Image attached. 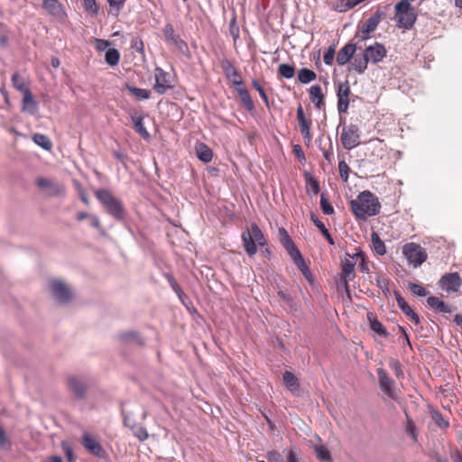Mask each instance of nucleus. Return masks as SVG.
<instances>
[{"mask_svg":"<svg viewBox=\"0 0 462 462\" xmlns=\"http://www.w3.org/2000/svg\"><path fill=\"white\" fill-rule=\"evenodd\" d=\"M385 17L384 12L377 10L365 22L359 23L355 38L359 42L365 41L369 38L371 32H374L380 22Z\"/></svg>","mask_w":462,"mask_h":462,"instance_id":"7","label":"nucleus"},{"mask_svg":"<svg viewBox=\"0 0 462 462\" xmlns=\"http://www.w3.org/2000/svg\"><path fill=\"white\" fill-rule=\"evenodd\" d=\"M82 445L88 451L98 457H104L106 455L99 441L88 432H84L82 435Z\"/></svg>","mask_w":462,"mask_h":462,"instance_id":"16","label":"nucleus"},{"mask_svg":"<svg viewBox=\"0 0 462 462\" xmlns=\"http://www.w3.org/2000/svg\"><path fill=\"white\" fill-rule=\"evenodd\" d=\"M68 387L77 399H83L87 392V385L80 379L71 376L68 378Z\"/></svg>","mask_w":462,"mask_h":462,"instance_id":"20","label":"nucleus"},{"mask_svg":"<svg viewBox=\"0 0 462 462\" xmlns=\"http://www.w3.org/2000/svg\"><path fill=\"white\" fill-rule=\"evenodd\" d=\"M164 277L166 278V280L170 283L171 289L177 294L178 298L181 301H183V299L186 298V295L183 292V291L181 290L180 286L176 282V280L174 279V277L171 273H164Z\"/></svg>","mask_w":462,"mask_h":462,"instance_id":"39","label":"nucleus"},{"mask_svg":"<svg viewBox=\"0 0 462 462\" xmlns=\"http://www.w3.org/2000/svg\"><path fill=\"white\" fill-rule=\"evenodd\" d=\"M320 208L324 214L326 215H332L334 213V208L329 203L327 196L322 193L320 196Z\"/></svg>","mask_w":462,"mask_h":462,"instance_id":"49","label":"nucleus"},{"mask_svg":"<svg viewBox=\"0 0 462 462\" xmlns=\"http://www.w3.org/2000/svg\"><path fill=\"white\" fill-rule=\"evenodd\" d=\"M396 24L399 28L411 29L416 22L417 14L411 5L400 1L394 6Z\"/></svg>","mask_w":462,"mask_h":462,"instance_id":"6","label":"nucleus"},{"mask_svg":"<svg viewBox=\"0 0 462 462\" xmlns=\"http://www.w3.org/2000/svg\"><path fill=\"white\" fill-rule=\"evenodd\" d=\"M125 0H107L110 10L109 13L117 16L125 5Z\"/></svg>","mask_w":462,"mask_h":462,"instance_id":"47","label":"nucleus"},{"mask_svg":"<svg viewBox=\"0 0 462 462\" xmlns=\"http://www.w3.org/2000/svg\"><path fill=\"white\" fill-rule=\"evenodd\" d=\"M427 303L431 309L440 313H451L455 310V308L435 296L428 297Z\"/></svg>","mask_w":462,"mask_h":462,"instance_id":"23","label":"nucleus"},{"mask_svg":"<svg viewBox=\"0 0 462 462\" xmlns=\"http://www.w3.org/2000/svg\"><path fill=\"white\" fill-rule=\"evenodd\" d=\"M12 84L15 89L23 94L30 90L26 86L24 79L18 72H14L12 75Z\"/></svg>","mask_w":462,"mask_h":462,"instance_id":"37","label":"nucleus"},{"mask_svg":"<svg viewBox=\"0 0 462 462\" xmlns=\"http://www.w3.org/2000/svg\"><path fill=\"white\" fill-rule=\"evenodd\" d=\"M83 5L86 11L93 14H97L99 9L96 0H83Z\"/></svg>","mask_w":462,"mask_h":462,"instance_id":"54","label":"nucleus"},{"mask_svg":"<svg viewBox=\"0 0 462 462\" xmlns=\"http://www.w3.org/2000/svg\"><path fill=\"white\" fill-rule=\"evenodd\" d=\"M267 458H268L269 462H280L281 455L277 451H271V452H268Z\"/></svg>","mask_w":462,"mask_h":462,"instance_id":"64","label":"nucleus"},{"mask_svg":"<svg viewBox=\"0 0 462 462\" xmlns=\"http://www.w3.org/2000/svg\"><path fill=\"white\" fill-rule=\"evenodd\" d=\"M32 140L37 145L41 146L42 148L47 151L51 150L52 147V143L51 139L45 134H35L32 136Z\"/></svg>","mask_w":462,"mask_h":462,"instance_id":"40","label":"nucleus"},{"mask_svg":"<svg viewBox=\"0 0 462 462\" xmlns=\"http://www.w3.org/2000/svg\"><path fill=\"white\" fill-rule=\"evenodd\" d=\"M318 443L313 445L317 458L320 462H332V456L328 448L321 443V439L317 436Z\"/></svg>","mask_w":462,"mask_h":462,"instance_id":"24","label":"nucleus"},{"mask_svg":"<svg viewBox=\"0 0 462 462\" xmlns=\"http://www.w3.org/2000/svg\"><path fill=\"white\" fill-rule=\"evenodd\" d=\"M408 289L412 294L419 297H424L429 293V291L423 286L415 282H409Z\"/></svg>","mask_w":462,"mask_h":462,"instance_id":"46","label":"nucleus"},{"mask_svg":"<svg viewBox=\"0 0 462 462\" xmlns=\"http://www.w3.org/2000/svg\"><path fill=\"white\" fill-rule=\"evenodd\" d=\"M394 295H395V299H396L397 305H398V307H399L401 310H402V309H404L406 306H408V305H409V304L406 302V300H404V298H402L399 292L394 291Z\"/></svg>","mask_w":462,"mask_h":462,"instance_id":"62","label":"nucleus"},{"mask_svg":"<svg viewBox=\"0 0 462 462\" xmlns=\"http://www.w3.org/2000/svg\"><path fill=\"white\" fill-rule=\"evenodd\" d=\"M367 318L370 322V327L374 332L384 337L389 336V333L387 332L384 326L376 319L374 314H368Z\"/></svg>","mask_w":462,"mask_h":462,"instance_id":"29","label":"nucleus"},{"mask_svg":"<svg viewBox=\"0 0 462 462\" xmlns=\"http://www.w3.org/2000/svg\"><path fill=\"white\" fill-rule=\"evenodd\" d=\"M309 92L310 98L314 104L315 107L318 109H321L325 105L324 95L322 93L321 87L319 85L311 86Z\"/></svg>","mask_w":462,"mask_h":462,"instance_id":"26","label":"nucleus"},{"mask_svg":"<svg viewBox=\"0 0 462 462\" xmlns=\"http://www.w3.org/2000/svg\"><path fill=\"white\" fill-rule=\"evenodd\" d=\"M162 33L164 35L165 41L171 44L173 43V42L176 41L180 36L179 34H176L174 27L171 23L165 24L162 29Z\"/></svg>","mask_w":462,"mask_h":462,"instance_id":"43","label":"nucleus"},{"mask_svg":"<svg viewBox=\"0 0 462 462\" xmlns=\"http://www.w3.org/2000/svg\"><path fill=\"white\" fill-rule=\"evenodd\" d=\"M304 178H305V181H306L307 192H312L315 195H317L320 191V187H319V181L310 172H305Z\"/></svg>","mask_w":462,"mask_h":462,"instance_id":"32","label":"nucleus"},{"mask_svg":"<svg viewBox=\"0 0 462 462\" xmlns=\"http://www.w3.org/2000/svg\"><path fill=\"white\" fill-rule=\"evenodd\" d=\"M376 371L381 391L390 399L396 400L398 398V394L394 381L387 375L384 369L379 367Z\"/></svg>","mask_w":462,"mask_h":462,"instance_id":"13","label":"nucleus"},{"mask_svg":"<svg viewBox=\"0 0 462 462\" xmlns=\"http://www.w3.org/2000/svg\"><path fill=\"white\" fill-rule=\"evenodd\" d=\"M338 171H339V175H340L341 179L344 181H347L348 176H349L350 168L347 165V163L345 162L344 159L340 160L339 162H338Z\"/></svg>","mask_w":462,"mask_h":462,"instance_id":"50","label":"nucleus"},{"mask_svg":"<svg viewBox=\"0 0 462 462\" xmlns=\"http://www.w3.org/2000/svg\"><path fill=\"white\" fill-rule=\"evenodd\" d=\"M133 123L134 130L144 139L149 140L150 139V134L146 130L144 125H143V118L142 116H136L133 117Z\"/></svg>","mask_w":462,"mask_h":462,"instance_id":"36","label":"nucleus"},{"mask_svg":"<svg viewBox=\"0 0 462 462\" xmlns=\"http://www.w3.org/2000/svg\"><path fill=\"white\" fill-rule=\"evenodd\" d=\"M221 68L226 78L236 87V91L238 94L242 104L249 112L253 111L254 109V104L247 88L245 87L241 75L236 68L228 60H223L221 61Z\"/></svg>","mask_w":462,"mask_h":462,"instance_id":"2","label":"nucleus"},{"mask_svg":"<svg viewBox=\"0 0 462 462\" xmlns=\"http://www.w3.org/2000/svg\"><path fill=\"white\" fill-rule=\"evenodd\" d=\"M278 73L285 78V79H291L295 75V68L290 64L287 63H282L278 67Z\"/></svg>","mask_w":462,"mask_h":462,"instance_id":"44","label":"nucleus"},{"mask_svg":"<svg viewBox=\"0 0 462 462\" xmlns=\"http://www.w3.org/2000/svg\"><path fill=\"white\" fill-rule=\"evenodd\" d=\"M431 416H432V419L434 420V422L440 428L442 429H447L448 426H449V422L448 420H446L443 415L438 411H433L431 412Z\"/></svg>","mask_w":462,"mask_h":462,"instance_id":"48","label":"nucleus"},{"mask_svg":"<svg viewBox=\"0 0 462 462\" xmlns=\"http://www.w3.org/2000/svg\"><path fill=\"white\" fill-rule=\"evenodd\" d=\"M134 435L140 440L144 441L148 439L149 434L144 427H137L134 430Z\"/></svg>","mask_w":462,"mask_h":462,"instance_id":"55","label":"nucleus"},{"mask_svg":"<svg viewBox=\"0 0 462 462\" xmlns=\"http://www.w3.org/2000/svg\"><path fill=\"white\" fill-rule=\"evenodd\" d=\"M402 253L409 264L413 267L420 266L427 259L425 250L416 243H407L402 247Z\"/></svg>","mask_w":462,"mask_h":462,"instance_id":"8","label":"nucleus"},{"mask_svg":"<svg viewBox=\"0 0 462 462\" xmlns=\"http://www.w3.org/2000/svg\"><path fill=\"white\" fill-rule=\"evenodd\" d=\"M337 12H346L361 3V0H333Z\"/></svg>","mask_w":462,"mask_h":462,"instance_id":"30","label":"nucleus"},{"mask_svg":"<svg viewBox=\"0 0 462 462\" xmlns=\"http://www.w3.org/2000/svg\"><path fill=\"white\" fill-rule=\"evenodd\" d=\"M439 287L448 293L458 291L462 281L457 273H446L439 282Z\"/></svg>","mask_w":462,"mask_h":462,"instance_id":"14","label":"nucleus"},{"mask_svg":"<svg viewBox=\"0 0 462 462\" xmlns=\"http://www.w3.org/2000/svg\"><path fill=\"white\" fill-rule=\"evenodd\" d=\"M180 51L186 52L189 51L188 44L179 36L172 43Z\"/></svg>","mask_w":462,"mask_h":462,"instance_id":"56","label":"nucleus"},{"mask_svg":"<svg viewBox=\"0 0 462 462\" xmlns=\"http://www.w3.org/2000/svg\"><path fill=\"white\" fill-rule=\"evenodd\" d=\"M359 128L356 125H349L344 127L340 135V141L346 150H351L360 143Z\"/></svg>","mask_w":462,"mask_h":462,"instance_id":"9","label":"nucleus"},{"mask_svg":"<svg viewBox=\"0 0 462 462\" xmlns=\"http://www.w3.org/2000/svg\"><path fill=\"white\" fill-rule=\"evenodd\" d=\"M241 238L245 250L249 256L257 253V246L263 247L267 244L263 233L256 223H252L250 229L244 230Z\"/></svg>","mask_w":462,"mask_h":462,"instance_id":"3","label":"nucleus"},{"mask_svg":"<svg viewBox=\"0 0 462 462\" xmlns=\"http://www.w3.org/2000/svg\"><path fill=\"white\" fill-rule=\"evenodd\" d=\"M96 198L104 205L108 214L118 220H122L125 216L123 203L117 199L107 189H97L95 192Z\"/></svg>","mask_w":462,"mask_h":462,"instance_id":"5","label":"nucleus"},{"mask_svg":"<svg viewBox=\"0 0 462 462\" xmlns=\"http://www.w3.org/2000/svg\"><path fill=\"white\" fill-rule=\"evenodd\" d=\"M195 152L201 162L208 163L212 161L213 152L206 143L198 142L195 144Z\"/></svg>","mask_w":462,"mask_h":462,"instance_id":"25","label":"nucleus"},{"mask_svg":"<svg viewBox=\"0 0 462 462\" xmlns=\"http://www.w3.org/2000/svg\"><path fill=\"white\" fill-rule=\"evenodd\" d=\"M394 295H395V299H396L397 305H398V307H399L401 310H402V309H404L406 306H408V305H409V304L406 302V300H404V298H402L399 292L394 291Z\"/></svg>","mask_w":462,"mask_h":462,"instance_id":"63","label":"nucleus"},{"mask_svg":"<svg viewBox=\"0 0 462 462\" xmlns=\"http://www.w3.org/2000/svg\"><path fill=\"white\" fill-rule=\"evenodd\" d=\"M50 288L53 297L60 303H67L72 299V291L65 282L60 280H51Z\"/></svg>","mask_w":462,"mask_h":462,"instance_id":"11","label":"nucleus"},{"mask_svg":"<svg viewBox=\"0 0 462 462\" xmlns=\"http://www.w3.org/2000/svg\"><path fill=\"white\" fill-rule=\"evenodd\" d=\"M376 371L381 391L390 399L396 400L398 398V394L394 381L387 375L384 369L379 367Z\"/></svg>","mask_w":462,"mask_h":462,"instance_id":"12","label":"nucleus"},{"mask_svg":"<svg viewBox=\"0 0 462 462\" xmlns=\"http://www.w3.org/2000/svg\"><path fill=\"white\" fill-rule=\"evenodd\" d=\"M126 88L138 101L149 99L151 97V92L148 89L139 88L130 85H127Z\"/></svg>","mask_w":462,"mask_h":462,"instance_id":"33","label":"nucleus"},{"mask_svg":"<svg viewBox=\"0 0 462 462\" xmlns=\"http://www.w3.org/2000/svg\"><path fill=\"white\" fill-rule=\"evenodd\" d=\"M366 58L369 62L378 63L386 57L387 51L385 47L379 42H374V44L366 47L364 51Z\"/></svg>","mask_w":462,"mask_h":462,"instance_id":"18","label":"nucleus"},{"mask_svg":"<svg viewBox=\"0 0 462 462\" xmlns=\"http://www.w3.org/2000/svg\"><path fill=\"white\" fill-rule=\"evenodd\" d=\"M356 46L354 43H347L342 47L337 54V62L339 66L346 65L354 57Z\"/></svg>","mask_w":462,"mask_h":462,"instance_id":"19","label":"nucleus"},{"mask_svg":"<svg viewBox=\"0 0 462 462\" xmlns=\"http://www.w3.org/2000/svg\"><path fill=\"white\" fill-rule=\"evenodd\" d=\"M372 244L374 250L379 255H383L386 254V247L384 242L379 237V236L376 233L372 234Z\"/></svg>","mask_w":462,"mask_h":462,"instance_id":"41","label":"nucleus"},{"mask_svg":"<svg viewBox=\"0 0 462 462\" xmlns=\"http://www.w3.org/2000/svg\"><path fill=\"white\" fill-rule=\"evenodd\" d=\"M283 382L287 389L291 393H295L300 390L299 381L292 373L286 371L283 374Z\"/></svg>","mask_w":462,"mask_h":462,"instance_id":"28","label":"nucleus"},{"mask_svg":"<svg viewBox=\"0 0 462 462\" xmlns=\"http://www.w3.org/2000/svg\"><path fill=\"white\" fill-rule=\"evenodd\" d=\"M96 48L97 51H102L110 45V42L106 40L96 39Z\"/></svg>","mask_w":462,"mask_h":462,"instance_id":"60","label":"nucleus"},{"mask_svg":"<svg viewBox=\"0 0 462 462\" xmlns=\"http://www.w3.org/2000/svg\"><path fill=\"white\" fill-rule=\"evenodd\" d=\"M9 445H10V441L6 435V432L4 430V428L0 425V447L5 448Z\"/></svg>","mask_w":462,"mask_h":462,"instance_id":"58","label":"nucleus"},{"mask_svg":"<svg viewBox=\"0 0 462 462\" xmlns=\"http://www.w3.org/2000/svg\"><path fill=\"white\" fill-rule=\"evenodd\" d=\"M252 86L254 87V89H256L258 91L260 97L263 100V102L266 105V106H269L268 96L265 93V90L263 89V88L261 86L260 82L257 79H253L252 80Z\"/></svg>","mask_w":462,"mask_h":462,"instance_id":"51","label":"nucleus"},{"mask_svg":"<svg viewBox=\"0 0 462 462\" xmlns=\"http://www.w3.org/2000/svg\"><path fill=\"white\" fill-rule=\"evenodd\" d=\"M131 47L135 49V51L138 52H143L144 48L143 42L140 37H134L132 40Z\"/></svg>","mask_w":462,"mask_h":462,"instance_id":"57","label":"nucleus"},{"mask_svg":"<svg viewBox=\"0 0 462 462\" xmlns=\"http://www.w3.org/2000/svg\"><path fill=\"white\" fill-rule=\"evenodd\" d=\"M120 52L116 49H108L105 55V60L106 62L111 66H116L119 63L120 60Z\"/></svg>","mask_w":462,"mask_h":462,"instance_id":"38","label":"nucleus"},{"mask_svg":"<svg viewBox=\"0 0 462 462\" xmlns=\"http://www.w3.org/2000/svg\"><path fill=\"white\" fill-rule=\"evenodd\" d=\"M388 365L390 368L394 371L395 376L398 379H402L404 377L402 367L399 360L391 357L388 360Z\"/></svg>","mask_w":462,"mask_h":462,"instance_id":"45","label":"nucleus"},{"mask_svg":"<svg viewBox=\"0 0 462 462\" xmlns=\"http://www.w3.org/2000/svg\"><path fill=\"white\" fill-rule=\"evenodd\" d=\"M323 156L328 163H332L334 159V153L331 143L329 144V148L328 150H323Z\"/></svg>","mask_w":462,"mask_h":462,"instance_id":"61","label":"nucleus"},{"mask_svg":"<svg viewBox=\"0 0 462 462\" xmlns=\"http://www.w3.org/2000/svg\"><path fill=\"white\" fill-rule=\"evenodd\" d=\"M349 204L356 218L361 220L379 214L381 209L378 198L369 190L360 192Z\"/></svg>","mask_w":462,"mask_h":462,"instance_id":"1","label":"nucleus"},{"mask_svg":"<svg viewBox=\"0 0 462 462\" xmlns=\"http://www.w3.org/2000/svg\"><path fill=\"white\" fill-rule=\"evenodd\" d=\"M279 234L281 236V243L282 244L284 248L287 250L290 256L292 258L294 263L297 265V267L302 273L304 277L307 280L310 281L311 273H310V268L306 264L300 250L297 248L294 242L291 239L287 231L284 228H280Z\"/></svg>","mask_w":462,"mask_h":462,"instance_id":"4","label":"nucleus"},{"mask_svg":"<svg viewBox=\"0 0 462 462\" xmlns=\"http://www.w3.org/2000/svg\"><path fill=\"white\" fill-rule=\"evenodd\" d=\"M22 111L34 115L38 111V103L34 99V97L31 90L25 91L23 94Z\"/></svg>","mask_w":462,"mask_h":462,"instance_id":"22","label":"nucleus"},{"mask_svg":"<svg viewBox=\"0 0 462 462\" xmlns=\"http://www.w3.org/2000/svg\"><path fill=\"white\" fill-rule=\"evenodd\" d=\"M336 47L335 45H331L328 47L327 51L324 53L323 60L326 65H332L335 59Z\"/></svg>","mask_w":462,"mask_h":462,"instance_id":"52","label":"nucleus"},{"mask_svg":"<svg viewBox=\"0 0 462 462\" xmlns=\"http://www.w3.org/2000/svg\"><path fill=\"white\" fill-rule=\"evenodd\" d=\"M42 5L53 15H58L61 12V5L57 0H42Z\"/></svg>","mask_w":462,"mask_h":462,"instance_id":"42","label":"nucleus"},{"mask_svg":"<svg viewBox=\"0 0 462 462\" xmlns=\"http://www.w3.org/2000/svg\"><path fill=\"white\" fill-rule=\"evenodd\" d=\"M398 329L401 332V337L399 339L402 341V343L411 346L410 338L406 329L402 326H398Z\"/></svg>","mask_w":462,"mask_h":462,"instance_id":"59","label":"nucleus"},{"mask_svg":"<svg viewBox=\"0 0 462 462\" xmlns=\"http://www.w3.org/2000/svg\"><path fill=\"white\" fill-rule=\"evenodd\" d=\"M310 219L315 224V226L320 230V232L325 236L327 241L330 245H334L335 244L334 239L332 238L331 235L329 234L328 230L326 227V226L324 225V223L321 222L314 213H312L310 215Z\"/></svg>","mask_w":462,"mask_h":462,"instance_id":"34","label":"nucleus"},{"mask_svg":"<svg viewBox=\"0 0 462 462\" xmlns=\"http://www.w3.org/2000/svg\"><path fill=\"white\" fill-rule=\"evenodd\" d=\"M368 59L366 58L365 52L363 55H356L353 57V60L350 63L351 69H354L358 74H363L367 69Z\"/></svg>","mask_w":462,"mask_h":462,"instance_id":"27","label":"nucleus"},{"mask_svg":"<svg viewBox=\"0 0 462 462\" xmlns=\"http://www.w3.org/2000/svg\"><path fill=\"white\" fill-rule=\"evenodd\" d=\"M350 87L347 81L342 82L338 85L337 97V110L339 113H346L349 106Z\"/></svg>","mask_w":462,"mask_h":462,"instance_id":"17","label":"nucleus"},{"mask_svg":"<svg viewBox=\"0 0 462 462\" xmlns=\"http://www.w3.org/2000/svg\"><path fill=\"white\" fill-rule=\"evenodd\" d=\"M297 120L299 123L300 132L302 134L305 143H310L312 140V134L310 133L312 121L310 118H308L305 116V113H304V110H303V107L301 105H299L297 107Z\"/></svg>","mask_w":462,"mask_h":462,"instance_id":"15","label":"nucleus"},{"mask_svg":"<svg viewBox=\"0 0 462 462\" xmlns=\"http://www.w3.org/2000/svg\"><path fill=\"white\" fill-rule=\"evenodd\" d=\"M278 296L291 309H294L295 308V302H294L292 297L289 293L280 290L278 291Z\"/></svg>","mask_w":462,"mask_h":462,"instance_id":"53","label":"nucleus"},{"mask_svg":"<svg viewBox=\"0 0 462 462\" xmlns=\"http://www.w3.org/2000/svg\"><path fill=\"white\" fill-rule=\"evenodd\" d=\"M346 256H349L352 259H356V264H358L360 270L363 273H368L369 272L368 262L366 261L365 254L363 251L357 250L352 255L350 254H346Z\"/></svg>","mask_w":462,"mask_h":462,"instance_id":"31","label":"nucleus"},{"mask_svg":"<svg viewBox=\"0 0 462 462\" xmlns=\"http://www.w3.org/2000/svg\"><path fill=\"white\" fill-rule=\"evenodd\" d=\"M317 78V74L307 68H302L298 71V79L302 84H308Z\"/></svg>","mask_w":462,"mask_h":462,"instance_id":"35","label":"nucleus"},{"mask_svg":"<svg viewBox=\"0 0 462 462\" xmlns=\"http://www.w3.org/2000/svg\"><path fill=\"white\" fill-rule=\"evenodd\" d=\"M356 264V259H352L349 256H348V258L346 257L342 261L341 275H342V278L344 279L345 285H346V289L348 287L347 281L353 280L355 277L354 268H355Z\"/></svg>","mask_w":462,"mask_h":462,"instance_id":"21","label":"nucleus"},{"mask_svg":"<svg viewBox=\"0 0 462 462\" xmlns=\"http://www.w3.org/2000/svg\"><path fill=\"white\" fill-rule=\"evenodd\" d=\"M154 78L155 83L153 85V89L159 95H163L168 89L174 87L171 75L162 68H155Z\"/></svg>","mask_w":462,"mask_h":462,"instance_id":"10","label":"nucleus"}]
</instances>
